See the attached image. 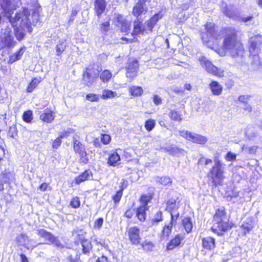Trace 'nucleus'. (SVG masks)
<instances>
[{
	"label": "nucleus",
	"instance_id": "1",
	"mask_svg": "<svg viewBox=\"0 0 262 262\" xmlns=\"http://www.w3.org/2000/svg\"><path fill=\"white\" fill-rule=\"evenodd\" d=\"M223 35L222 48L234 59L243 57L245 53L244 45L235 28L226 27L221 30Z\"/></svg>",
	"mask_w": 262,
	"mask_h": 262
},
{
	"label": "nucleus",
	"instance_id": "2",
	"mask_svg": "<svg viewBox=\"0 0 262 262\" xmlns=\"http://www.w3.org/2000/svg\"><path fill=\"white\" fill-rule=\"evenodd\" d=\"M262 46V36L255 35L252 36L249 40V51L251 54H253V58L256 61H252V64L259 66L261 62L259 56L257 55L261 51Z\"/></svg>",
	"mask_w": 262,
	"mask_h": 262
},
{
	"label": "nucleus",
	"instance_id": "3",
	"mask_svg": "<svg viewBox=\"0 0 262 262\" xmlns=\"http://www.w3.org/2000/svg\"><path fill=\"white\" fill-rule=\"evenodd\" d=\"M199 61L201 66L208 73L219 78H223L224 76V71L214 65L211 61L206 59L205 57L200 58Z\"/></svg>",
	"mask_w": 262,
	"mask_h": 262
},
{
	"label": "nucleus",
	"instance_id": "4",
	"mask_svg": "<svg viewBox=\"0 0 262 262\" xmlns=\"http://www.w3.org/2000/svg\"><path fill=\"white\" fill-rule=\"evenodd\" d=\"M223 173L222 165H215L212 167L208 174V177L211 179L212 183L215 186H221L223 184L225 178Z\"/></svg>",
	"mask_w": 262,
	"mask_h": 262
},
{
	"label": "nucleus",
	"instance_id": "5",
	"mask_svg": "<svg viewBox=\"0 0 262 262\" xmlns=\"http://www.w3.org/2000/svg\"><path fill=\"white\" fill-rule=\"evenodd\" d=\"M16 43L12 35L11 30L9 28L6 29L4 33L0 34V50L6 48H12Z\"/></svg>",
	"mask_w": 262,
	"mask_h": 262
},
{
	"label": "nucleus",
	"instance_id": "6",
	"mask_svg": "<svg viewBox=\"0 0 262 262\" xmlns=\"http://www.w3.org/2000/svg\"><path fill=\"white\" fill-rule=\"evenodd\" d=\"M125 69L126 70V77L129 79L130 81H133L138 74L139 70L138 61L136 59H129Z\"/></svg>",
	"mask_w": 262,
	"mask_h": 262
},
{
	"label": "nucleus",
	"instance_id": "7",
	"mask_svg": "<svg viewBox=\"0 0 262 262\" xmlns=\"http://www.w3.org/2000/svg\"><path fill=\"white\" fill-rule=\"evenodd\" d=\"M72 143L75 153L78 154L80 156V162L86 164L88 161V159L84 144L75 137L73 138Z\"/></svg>",
	"mask_w": 262,
	"mask_h": 262
},
{
	"label": "nucleus",
	"instance_id": "8",
	"mask_svg": "<svg viewBox=\"0 0 262 262\" xmlns=\"http://www.w3.org/2000/svg\"><path fill=\"white\" fill-rule=\"evenodd\" d=\"M16 242L18 246H23L28 250H32L41 243H37L35 240L30 238L26 234L21 233L16 237Z\"/></svg>",
	"mask_w": 262,
	"mask_h": 262
},
{
	"label": "nucleus",
	"instance_id": "9",
	"mask_svg": "<svg viewBox=\"0 0 262 262\" xmlns=\"http://www.w3.org/2000/svg\"><path fill=\"white\" fill-rule=\"evenodd\" d=\"M149 2L150 0H138L133 7L132 14L137 18L145 15L148 12L146 3Z\"/></svg>",
	"mask_w": 262,
	"mask_h": 262
},
{
	"label": "nucleus",
	"instance_id": "10",
	"mask_svg": "<svg viewBox=\"0 0 262 262\" xmlns=\"http://www.w3.org/2000/svg\"><path fill=\"white\" fill-rule=\"evenodd\" d=\"M226 194L227 201L233 203L242 204L245 201L243 195L234 187L228 188Z\"/></svg>",
	"mask_w": 262,
	"mask_h": 262
},
{
	"label": "nucleus",
	"instance_id": "11",
	"mask_svg": "<svg viewBox=\"0 0 262 262\" xmlns=\"http://www.w3.org/2000/svg\"><path fill=\"white\" fill-rule=\"evenodd\" d=\"M37 234L40 237L43 238L47 244H53L58 248L62 247V245L60 241L52 234L47 232L46 230L43 229L37 230Z\"/></svg>",
	"mask_w": 262,
	"mask_h": 262
},
{
	"label": "nucleus",
	"instance_id": "12",
	"mask_svg": "<svg viewBox=\"0 0 262 262\" xmlns=\"http://www.w3.org/2000/svg\"><path fill=\"white\" fill-rule=\"evenodd\" d=\"M205 32H201V39L203 42L208 43L211 37L215 34V25L214 24L207 22L205 25Z\"/></svg>",
	"mask_w": 262,
	"mask_h": 262
},
{
	"label": "nucleus",
	"instance_id": "13",
	"mask_svg": "<svg viewBox=\"0 0 262 262\" xmlns=\"http://www.w3.org/2000/svg\"><path fill=\"white\" fill-rule=\"evenodd\" d=\"M127 235L131 243L136 246L138 245L141 239L140 229L136 226L132 227L127 230Z\"/></svg>",
	"mask_w": 262,
	"mask_h": 262
},
{
	"label": "nucleus",
	"instance_id": "14",
	"mask_svg": "<svg viewBox=\"0 0 262 262\" xmlns=\"http://www.w3.org/2000/svg\"><path fill=\"white\" fill-rule=\"evenodd\" d=\"M115 19L117 22V26L120 28V31L128 34L130 30L129 22L120 14H117Z\"/></svg>",
	"mask_w": 262,
	"mask_h": 262
},
{
	"label": "nucleus",
	"instance_id": "15",
	"mask_svg": "<svg viewBox=\"0 0 262 262\" xmlns=\"http://www.w3.org/2000/svg\"><path fill=\"white\" fill-rule=\"evenodd\" d=\"M112 141V137L107 134H101L100 139L98 137L94 138L92 141L93 146L95 148H101L102 144L106 145L109 144Z\"/></svg>",
	"mask_w": 262,
	"mask_h": 262
},
{
	"label": "nucleus",
	"instance_id": "16",
	"mask_svg": "<svg viewBox=\"0 0 262 262\" xmlns=\"http://www.w3.org/2000/svg\"><path fill=\"white\" fill-rule=\"evenodd\" d=\"M141 17L142 16L139 18H136L137 19L134 21L133 30L132 32L133 36H138L139 34L144 35L148 33L143 26V19H141Z\"/></svg>",
	"mask_w": 262,
	"mask_h": 262
},
{
	"label": "nucleus",
	"instance_id": "17",
	"mask_svg": "<svg viewBox=\"0 0 262 262\" xmlns=\"http://www.w3.org/2000/svg\"><path fill=\"white\" fill-rule=\"evenodd\" d=\"M107 3L105 0H94V10L95 15L100 17L106 8Z\"/></svg>",
	"mask_w": 262,
	"mask_h": 262
},
{
	"label": "nucleus",
	"instance_id": "18",
	"mask_svg": "<svg viewBox=\"0 0 262 262\" xmlns=\"http://www.w3.org/2000/svg\"><path fill=\"white\" fill-rule=\"evenodd\" d=\"M55 117L54 111L49 108H47L40 114L39 119L43 122L49 123L54 120Z\"/></svg>",
	"mask_w": 262,
	"mask_h": 262
},
{
	"label": "nucleus",
	"instance_id": "19",
	"mask_svg": "<svg viewBox=\"0 0 262 262\" xmlns=\"http://www.w3.org/2000/svg\"><path fill=\"white\" fill-rule=\"evenodd\" d=\"M163 15L160 12L156 13L154 15L150 17L147 21L146 26L147 28L146 31L152 32L153 29L158 21L162 18Z\"/></svg>",
	"mask_w": 262,
	"mask_h": 262
},
{
	"label": "nucleus",
	"instance_id": "20",
	"mask_svg": "<svg viewBox=\"0 0 262 262\" xmlns=\"http://www.w3.org/2000/svg\"><path fill=\"white\" fill-rule=\"evenodd\" d=\"M11 5V0H0V6L4 15L8 17H11L13 13L12 9H10Z\"/></svg>",
	"mask_w": 262,
	"mask_h": 262
},
{
	"label": "nucleus",
	"instance_id": "21",
	"mask_svg": "<svg viewBox=\"0 0 262 262\" xmlns=\"http://www.w3.org/2000/svg\"><path fill=\"white\" fill-rule=\"evenodd\" d=\"M229 228L228 222L223 221V223H213L212 230L216 232L219 235L223 234V232L227 231Z\"/></svg>",
	"mask_w": 262,
	"mask_h": 262
},
{
	"label": "nucleus",
	"instance_id": "22",
	"mask_svg": "<svg viewBox=\"0 0 262 262\" xmlns=\"http://www.w3.org/2000/svg\"><path fill=\"white\" fill-rule=\"evenodd\" d=\"M209 88L213 95L219 96L223 92V86L216 80H212L209 84Z\"/></svg>",
	"mask_w": 262,
	"mask_h": 262
},
{
	"label": "nucleus",
	"instance_id": "23",
	"mask_svg": "<svg viewBox=\"0 0 262 262\" xmlns=\"http://www.w3.org/2000/svg\"><path fill=\"white\" fill-rule=\"evenodd\" d=\"M184 236L181 234L177 235L167 245L166 248L168 250H171L179 246L181 242L184 239Z\"/></svg>",
	"mask_w": 262,
	"mask_h": 262
},
{
	"label": "nucleus",
	"instance_id": "24",
	"mask_svg": "<svg viewBox=\"0 0 262 262\" xmlns=\"http://www.w3.org/2000/svg\"><path fill=\"white\" fill-rule=\"evenodd\" d=\"M26 49V47H21L20 48L18 49L15 53L10 55L8 59V63L12 64L13 62L20 60Z\"/></svg>",
	"mask_w": 262,
	"mask_h": 262
},
{
	"label": "nucleus",
	"instance_id": "25",
	"mask_svg": "<svg viewBox=\"0 0 262 262\" xmlns=\"http://www.w3.org/2000/svg\"><path fill=\"white\" fill-rule=\"evenodd\" d=\"M168 116L171 121L181 122L183 120V115L180 111L170 110Z\"/></svg>",
	"mask_w": 262,
	"mask_h": 262
},
{
	"label": "nucleus",
	"instance_id": "26",
	"mask_svg": "<svg viewBox=\"0 0 262 262\" xmlns=\"http://www.w3.org/2000/svg\"><path fill=\"white\" fill-rule=\"evenodd\" d=\"M173 224L169 223L164 226L161 233L160 234V238L162 241L167 240L171 233V229Z\"/></svg>",
	"mask_w": 262,
	"mask_h": 262
},
{
	"label": "nucleus",
	"instance_id": "27",
	"mask_svg": "<svg viewBox=\"0 0 262 262\" xmlns=\"http://www.w3.org/2000/svg\"><path fill=\"white\" fill-rule=\"evenodd\" d=\"M128 92L133 97L141 96L143 94V89L142 86L138 85H132L128 88Z\"/></svg>",
	"mask_w": 262,
	"mask_h": 262
},
{
	"label": "nucleus",
	"instance_id": "28",
	"mask_svg": "<svg viewBox=\"0 0 262 262\" xmlns=\"http://www.w3.org/2000/svg\"><path fill=\"white\" fill-rule=\"evenodd\" d=\"M228 222L229 220L227 218L226 213L224 210H218L216 212L213 217V223H223V221Z\"/></svg>",
	"mask_w": 262,
	"mask_h": 262
},
{
	"label": "nucleus",
	"instance_id": "29",
	"mask_svg": "<svg viewBox=\"0 0 262 262\" xmlns=\"http://www.w3.org/2000/svg\"><path fill=\"white\" fill-rule=\"evenodd\" d=\"M41 81H42V78L41 77L33 78L31 79V81L29 83V84L26 88L27 92L32 93L37 88L38 85L40 83V82Z\"/></svg>",
	"mask_w": 262,
	"mask_h": 262
},
{
	"label": "nucleus",
	"instance_id": "30",
	"mask_svg": "<svg viewBox=\"0 0 262 262\" xmlns=\"http://www.w3.org/2000/svg\"><path fill=\"white\" fill-rule=\"evenodd\" d=\"M202 245L204 248L212 250L215 247V239L211 237H206L202 239Z\"/></svg>",
	"mask_w": 262,
	"mask_h": 262
},
{
	"label": "nucleus",
	"instance_id": "31",
	"mask_svg": "<svg viewBox=\"0 0 262 262\" xmlns=\"http://www.w3.org/2000/svg\"><path fill=\"white\" fill-rule=\"evenodd\" d=\"M151 181L163 186H168L172 183L171 179L168 177H154Z\"/></svg>",
	"mask_w": 262,
	"mask_h": 262
},
{
	"label": "nucleus",
	"instance_id": "32",
	"mask_svg": "<svg viewBox=\"0 0 262 262\" xmlns=\"http://www.w3.org/2000/svg\"><path fill=\"white\" fill-rule=\"evenodd\" d=\"M92 177V174L91 171L89 170H86L82 174L76 177L75 181L77 184H79L81 183L89 180Z\"/></svg>",
	"mask_w": 262,
	"mask_h": 262
},
{
	"label": "nucleus",
	"instance_id": "33",
	"mask_svg": "<svg viewBox=\"0 0 262 262\" xmlns=\"http://www.w3.org/2000/svg\"><path fill=\"white\" fill-rule=\"evenodd\" d=\"M167 152L171 155L179 156L186 153V151L177 146H171L167 149Z\"/></svg>",
	"mask_w": 262,
	"mask_h": 262
},
{
	"label": "nucleus",
	"instance_id": "34",
	"mask_svg": "<svg viewBox=\"0 0 262 262\" xmlns=\"http://www.w3.org/2000/svg\"><path fill=\"white\" fill-rule=\"evenodd\" d=\"M113 76L112 72L108 70H103L100 74V79L103 83H107Z\"/></svg>",
	"mask_w": 262,
	"mask_h": 262
},
{
	"label": "nucleus",
	"instance_id": "35",
	"mask_svg": "<svg viewBox=\"0 0 262 262\" xmlns=\"http://www.w3.org/2000/svg\"><path fill=\"white\" fill-rule=\"evenodd\" d=\"M147 209V207L144 206H140L137 210V216L138 219L141 221L143 222L146 219V211Z\"/></svg>",
	"mask_w": 262,
	"mask_h": 262
},
{
	"label": "nucleus",
	"instance_id": "36",
	"mask_svg": "<svg viewBox=\"0 0 262 262\" xmlns=\"http://www.w3.org/2000/svg\"><path fill=\"white\" fill-rule=\"evenodd\" d=\"M7 136L8 138L16 140L18 137V130L15 124L9 126L7 133Z\"/></svg>",
	"mask_w": 262,
	"mask_h": 262
},
{
	"label": "nucleus",
	"instance_id": "37",
	"mask_svg": "<svg viewBox=\"0 0 262 262\" xmlns=\"http://www.w3.org/2000/svg\"><path fill=\"white\" fill-rule=\"evenodd\" d=\"M120 160V155L116 151H114L109 155L107 158V164H116Z\"/></svg>",
	"mask_w": 262,
	"mask_h": 262
},
{
	"label": "nucleus",
	"instance_id": "38",
	"mask_svg": "<svg viewBox=\"0 0 262 262\" xmlns=\"http://www.w3.org/2000/svg\"><path fill=\"white\" fill-rule=\"evenodd\" d=\"M23 121L27 123H30L33 119V111L30 110L25 111L22 115Z\"/></svg>",
	"mask_w": 262,
	"mask_h": 262
},
{
	"label": "nucleus",
	"instance_id": "39",
	"mask_svg": "<svg viewBox=\"0 0 262 262\" xmlns=\"http://www.w3.org/2000/svg\"><path fill=\"white\" fill-rule=\"evenodd\" d=\"M207 138L201 135L194 134L192 142L199 144H205L207 143Z\"/></svg>",
	"mask_w": 262,
	"mask_h": 262
},
{
	"label": "nucleus",
	"instance_id": "40",
	"mask_svg": "<svg viewBox=\"0 0 262 262\" xmlns=\"http://www.w3.org/2000/svg\"><path fill=\"white\" fill-rule=\"evenodd\" d=\"M182 224L187 233H189L191 231L192 229V223L190 218L185 217L182 220Z\"/></svg>",
	"mask_w": 262,
	"mask_h": 262
},
{
	"label": "nucleus",
	"instance_id": "41",
	"mask_svg": "<svg viewBox=\"0 0 262 262\" xmlns=\"http://www.w3.org/2000/svg\"><path fill=\"white\" fill-rule=\"evenodd\" d=\"M178 206L176 205V200L171 199L167 202L166 210L169 212L174 210H177Z\"/></svg>",
	"mask_w": 262,
	"mask_h": 262
},
{
	"label": "nucleus",
	"instance_id": "42",
	"mask_svg": "<svg viewBox=\"0 0 262 262\" xmlns=\"http://www.w3.org/2000/svg\"><path fill=\"white\" fill-rule=\"evenodd\" d=\"M116 96V93L111 90L105 89L103 91L101 98L103 99H107L114 98Z\"/></svg>",
	"mask_w": 262,
	"mask_h": 262
},
{
	"label": "nucleus",
	"instance_id": "43",
	"mask_svg": "<svg viewBox=\"0 0 262 262\" xmlns=\"http://www.w3.org/2000/svg\"><path fill=\"white\" fill-rule=\"evenodd\" d=\"M81 244L82 247L83 252L84 254L90 253V251L92 248V246L91 242L88 239H86L85 241H83Z\"/></svg>",
	"mask_w": 262,
	"mask_h": 262
},
{
	"label": "nucleus",
	"instance_id": "44",
	"mask_svg": "<svg viewBox=\"0 0 262 262\" xmlns=\"http://www.w3.org/2000/svg\"><path fill=\"white\" fill-rule=\"evenodd\" d=\"M222 12L227 17L232 18L234 16V11L230 6L226 4L222 10Z\"/></svg>",
	"mask_w": 262,
	"mask_h": 262
},
{
	"label": "nucleus",
	"instance_id": "45",
	"mask_svg": "<svg viewBox=\"0 0 262 262\" xmlns=\"http://www.w3.org/2000/svg\"><path fill=\"white\" fill-rule=\"evenodd\" d=\"M66 49V45L63 40H59L56 46L57 56H60Z\"/></svg>",
	"mask_w": 262,
	"mask_h": 262
},
{
	"label": "nucleus",
	"instance_id": "46",
	"mask_svg": "<svg viewBox=\"0 0 262 262\" xmlns=\"http://www.w3.org/2000/svg\"><path fill=\"white\" fill-rule=\"evenodd\" d=\"M156 125V121L152 119H149L145 121L144 127L145 129L149 132L151 131Z\"/></svg>",
	"mask_w": 262,
	"mask_h": 262
},
{
	"label": "nucleus",
	"instance_id": "47",
	"mask_svg": "<svg viewBox=\"0 0 262 262\" xmlns=\"http://www.w3.org/2000/svg\"><path fill=\"white\" fill-rule=\"evenodd\" d=\"M10 173L0 174V191L4 189V183L9 182Z\"/></svg>",
	"mask_w": 262,
	"mask_h": 262
},
{
	"label": "nucleus",
	"instance_id": "48",
	"mask_svg": "<svg viewBox=\"0 0 262 262\" xmlns=\"http://www.w3.org/2000/svg\"><path fill=\"white\" fill-rule=\"evenodd\" d=\"M94 70L95 69L93 66H90L89 67L86 68L83 74V78L85 77L87 79L91 80L92 78V73L94 72Z\"/></svg>",
	"mask_w": 262,
	"mask_h": 262
},
{
	"label": "nucleus",
	"instance_id": "49",
	"mask_svg": "<svg viewBox=\"0 0 262 262\" xmlns=\"http://www.w3.org/2000/svg\"><path fill=\"white\" fill-rule=\"evenodd\" d=\"M180 135L186 140L189 141H192L194 134L190 132L188 130H181L179 132Z\"/></svg>",
	"mask_w": 262,
	"mask_h": 262
},
{
	"label": "nucleus",
	"instance_id": "50",
	"mask_svg": "<svg viewBox=\"0 0 262 262\" xmlns=\"http://www.w3.org/2000/svg\"><path fill=\"white\" fill-rule=\"evenodd\" d=\"M141 245L144 250L147 252L152 251L154 248V243L150 241H145Z\"/></svg>",
	"mask_w": 262,
	"mask_h": 262
},
{
	"label": "nucleus",
	"instance_id": "51",
	"mask_svg": "<svg viewBox=\"0 0 262 262\" xmlns=\"http://www.w3.org/2000/svg\"><path fill=\"white\" fill-rule=\"evenodd\" d=\"M110 28V22L109 20L103 22L100 25V30L102 33H106Z\"/></svg>",
	"mask_w": 262,
	"mask_h": 262
},
{
	"label": "nucleus",
	"instance_id": "52",
	"mask_svg": "<svg viewBox=\"0 0 262 262\" xmlns=\"http://www.w3.org/2000/svg\"><path fill=\"white\" fill-rule=\"evenodd\" d=\"M253 226L251 222L250 223L244 222L242 225L245 234L249 232L253 228Z\"/></svg>",
	"mask_w": 262,
	"mask_h": 262
},
{
	"label": "nucleus",
	"instance_id": "53",
	"mask_svg": "<svg viewBox=\"0 0 262 262\" xmlns=\"http://www.w3.org/2000/svg\"><path fill=\"white\" fill-rule=\"evenodd\" d=\"M236 154L231 151H228L225 156V159L227 161L233 162L236 160Z\"/></svg>",
	"mask_w": 262,
	"mask_h": 262
},
{
	"label": "nucleus",
	"instance_id": "54",
	"mask_svg": "<svg viewBox=\"0 0 262 262\" xmlns=\"http://www.w3.org/2000/svg\"><path fill=\"white\" fill-rule=\"evenodd\" d=\"M162 214V213L161 211L157 212L151 220L152 225H154L155 223H158L163 220Z\"/></svg>",
	"mask_w": 262,
	"mask_h": 262
},
{
	"label": "nucleus",
	"instance_id": "55",
	"mask_svg": "<svg viewBox=\"0 0 262 262\" xmlns=\"http://www.w3.org/2000/svg\"><path fill=\"white\" fill-rule=\"evenodd\" d=\"M85 97L86 100L91 102H96L99 100L98 95L93 93L88 94Z\"/></svg>",
	"mask_w": 262,
	"mask_h": 262
},
{
	"label": "nucleus",
	"instance_id": "56",
	"mask_svg": "<svg viewBox=\"0 0 262 262\" xmlns=\"http://www.w3.org/2000/svg\"><path fill=\"white\" fill-rule=\"evenodd\" d=\"M169 212L171 216V220L169 223L174 225V223L176 222L179 216V213L177 211V210L169 211Z\"/></svg>",
	"mask_w": 262,
	"mask_h": 262
},
{
	"label": "nucleus",
	"instance_id": "57",
	"mask_svg": "<svg viewBox=\"0 0 262 262\" xmlns=\"http://www.w3.org/2000/svg\"><path fill=\"white\" fill-rule=\"evenodd\" d=\"M151 200V197L150 195H143L141 197V202L142 205L141 206H144L147 207L148 202Z\"/></svg>",
	"mask_w": 262,
	"mask_h": 262
},
{
	"label": "nucleus",
	"instance_id": "58",
	"mask_svg": "<svg viewBox=\"0 0 262 262\" xmlns=\"http://www.w3.org/2000/svg\"><path fill=\"white\" fill-rule=\"evenodd\" d=\"M61 143V140L59 138L57 137L52 141V147L53 149H57L60 146Z\"/></svg>",
	"mask_w": 262,
	"mask_h": 262
},
{
	"label": "nucleus",
	"instance_id": "59",
	"mask_svg": "<svg viewBox=\"0 0 262 262\" xmlns=\"http://www.w3.org/2000/svg\"><path fill=\"white\" fill-rule=\"evenodd\" d=\"M250 97V95H241L239 96V97H238V100L240 102L245 104L248 103L247 102L249 100Z\"/></svg>",
	"mask_w": 262,
	"mask_h": 262
},
{
	"label": "nucleus",
	"instance_id": "60",
	"mask_svg": "<svg viewBox=\"0 0 262 262\" xmlns=\"http://www.w3.org/2000/svg\"><path fill=\"white\" fill-rule=\"evenodd\" d=\"M81 233H79L77 234L76 236V238L75 239V243L77 244H78L79 243L81 244L82 243V242L83 241H85L86 239H85V233H83L82 232H81Z\"/></svg>",
	"mask_w": 262,
	"mask_h": 262
},
{
	"label": "nucleus",
	"instance_id": "61",
	"mask_svg": "<svg viewBox=\"0 0 262 262\" xmlns=\"http://www.w3.org/2000/svg\"><path fill=\"white\" fill-rule=\"evenodd\" d=\"M80 204V203L79 200V198L77 197L73 198L70 202L71 206L74 208H76L79 207Z\"/></svg>",
	"mask_w": 262,
	"mask_h": 262
},
{
	"label": "nucleus",
	"instance_id": "62",
	"mask_svg": "<svg viewBox=\"0 0 262 262\" xmlns=\"http://www.w3.org/2000/svg\"><path fill=\"white\" fill-rule=\"evenodd\" d=\"M14 34L16 39L18 41H20L24 39L25 35V33L24 32H20L18 29L15 31Z\"/></svg>",
	"mask_w": 262,
	"mask_h": 262
},
{
	"label": "nucleus",
	"instance_id": "63",
	"mask_svg": "<svg viewBox=\"0 0 262 262\" xmlns=\"http://www.w3.org/2000/svg\"><path fill=\"white\" fill-rule=\"evenodd\" d=\"M152 100L154 102V103L156 105H159L162 104V98L159 96L158 95H154L152 96Z\"/></svg>",
	"mask_w": 262,
	"mask_h": 262
},
{
	"label": "nucleus",
	"instance_id": "64",
	"mask_svg": "<svg viewBox=\"0 0 262 262\" xmlns=\"http://www.w3.org/2000/svg\"><path fill=\"white\" fill-rule=\"evenodd\" d=\"M122 195V190H118L116 194L113 196V199L115 203H118Z\"/></svg>",
	"mask_w": 262,
	"mask_h": 262
}]
</instances>
